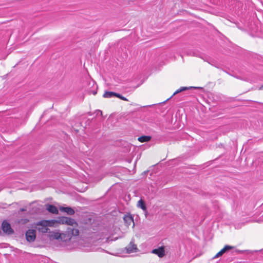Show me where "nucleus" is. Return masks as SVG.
Here are the masks:
<instances>
[{"instance_id":"nucleus-8","label":"nucleus","mask_w":263,"mask_h":263,"mask_svg":"<svg viewBox=\"0 0 263 263\" xmlns=\"http://www.w3.org/2000/svg\"><path fill=\"white\" fill-rule=\"evenodd\" d=\"M46 210L50 213H52V214H58V210L57 209V208L53 205H51V204H46Z\"/></svg>"},{"instance_id":"nucleus-5","label":"nucleus","mask_w":263,"mask_h":263,"mask_svg":"<svg viewBox=\"0 0 263 263\" xmlns=\"http://www.w3.org/2000/svg\"><path fill=\"white\" fill-rule=\"evenodd\" d=\"M234 248V247L229 245L225 246L223 249H222L213 257V259H214L219 257L220 256H222L224 253H225L227 251L231 250Z\"/></svg>"},{"instance_id":"nucleus-2","label":"nucleus","mask_w":263,"mask_h":263,"mask_svg":"<svg viewBox=\"0 0 263 263\" xmlns=\"http://www.w3.org/2000/svg\"><path fill=\"white\" fill-rule=\"evenodd\" d=\"M2 229L3 232L8 234H12L14 233L13 229L9 222L5 220L2 222Z\"/></svg>"},{"instance_id":"nucleus-22","label":"nucleus","mask_w":263,"mask_h":263,"mask_svg":"<svg viewBox=\"0 0 263 263\" xmlns=\"http://www.w3.org/2000/svg\"><path fill=\"white\" fill-rule=\"evenodd\" d=\"M236 252H241V251H239V250H236Z\"/></svg>"},{"instance_id":"nucleus-11","label":"nucleus","mask_w":263,"mask_h":263,"mask_svg":"<svg viewBox=\"0 0 263 263\" xmlns=\"http://www.w3.org/2000/svg\"><path fill=\"white\" fill-rule=\"evenodd\" d=\"M61 236V234L58 232H52L49 235L50 239H59Z\"/></svg>"},{"instance_id":"nucleus-20","label":"nucleus","mask_w":263,"mask_h":263,"mask_svg":"<svg viewBox=\"0 0 263 263\" xmlns=\"http://www.w3.org/2000/svg\"><path fill=\"white\" fill-rule=\"evenodd\" d=\"M21 211L23 212V211H25V210L24 209H21Z\"/></svg>"},{"instance_id":"nucleus-18","label":"nucleus","mask_w":263,"mask_h":263,"mask_svg":"<svg viewBox=\"0 0 263 263\" xmlns=\"http://www.w3.org/2000/svg\"><path fill=\"white\" fill-rule=\"evenodd\" d=\"M98 112H100V115H101L102 114V111H101V110H98Z\"/></svg>"},{"instance_id":"nucleus-10","label":"nucleus","mask_w":263,"mask_h":263,"mask_svg":"<svg viewBox=\"0 0 263 263\" xmlns=\"http://www.w3.org/2000/svg\"><path fill=\"white\" fill-rule=\"evenodd\" d=\"M123 219L127 226L130 225L132 223H134L133 218L130 215H125L123 217Z\"/></svg>"},{"instance_id":"nucleus-1","label":"nucleus","mask_w":263,"mask_h":263,"mask_svg":"<svg viewBox=\"0 0 263 263\" xmlns=\"http://www.w3.org/2000/svg\"><path fill=\"white\" fill-rule=\"evenodd\" d=\"M57 221L54 220H43L38 221L36 223V229L39 232L45 233L50 232L48 227H52Z\"/></svg>"},{"instance_id":"nucleus-15","label":"nucleus","mask_w":263,"mask_h":263,"mask_svg":"<svg viewBox=\"0 0 263 263\" xmlns=\"http://www.w3.org/2000/svg\"><path fill=\"white\" fill-rule=\"evenodd\" d=\"M193 88V87H180L179 89H178V90H177L174 93L173 95L172 96V97L171 98H172L173 96H175V95L179 93V92H181L183 91H184V90H188V89H191Z\"/></svg>"},{"instance_id":"nucleus-16","label":"nucleus","mask_w":263,"mask_h":263,"mask_svg":"<svg viewBox=\"0 0 263 263\" xmlns=\"http://www.w3.org/2000/svg\"><path fill=\"white\" fill-rule=\"evenodd\" d=\"M116 97L120 98V99L124 100V101H128L126 98L122 96L121 95H120L119 93H118L117 95H116Z\"/></svg>"},{"instance_id":"nucleus-9","label":"nucleus","mask_w":263,"mask_h":263,"mask_svg":"<svg viewBox=\"0 0 263 263\" xmlns=\"http://www.w3.org/2000/svg\"><path fill=\"white\" fill-rule=\"evenodd\" d=\"M152 252L157 254L159 257H162L164 255V249L163 248L161 247L158 249H154Z\"/></svg>"},{"instance_id":"nucleus-7","label":"nucleus","mask_w":263,"mask_h":263,"mask_svg":"<svg viewBox=\"0 0 263 263\" xmlns=\"http://www.w3.org/2000/svg\"><path fill=\"white\" fill-rule=\"evenodd\" d=\"M60 210L62 212H66L67 214L69 215H72L75 213L74 210L70 207L61 206L60 208Z\"/></svg>"},{"instance_id":"nucleus-3","label":"nucleus","mask_w":263,"mask_h":263,"mask_svg":"<svg viewBox=\"0 0 263 263\" xmlns=\"http://www.w3.org/2000/svg\"><path fill=\"white\" fill-rule=\"evenodd\" d=\"M26 238L28 241L33 242L36 238V231L34 230L29 229L26 232Z\"/></svg>"},{"instance_id":"nucleus-6","label":"nucleus","mask_w":263,"mask_h":263,"mask_svg":"<svg viewBox=\"0 0 263 263\" xmlns=\"http://www.w3.org/2000/svg\"><path fill=\"white\" fill-rule=\"evenodd\" d=\"M125 249L127 251V252L128 253L136 252V250H137L136 245L132 242H130L129 244L125 248Z\"/></svg>"},{"instance_id":"nucleus-21","label":"nucleus","mask_w":263,"mask_h":263,"mask_svg":"<svg viewBox=\"0 0 263 263\" xmlns=\"http://www.w3.org/2000/svg\"><path fill=\"white\" fill-rule=\"evenodd\" d=\"M96 93H97V92H96V91H93V95H96Z\"/></svg>"},{"instance_id":"nucleus-14","label":"nucleus","mask_w":263,"mask_h":263,"mask_svg":"<svg viewBox=\"0 0 263 263\" xmlns=\"http://www.w3.org/2000/svg\"><path fill=\"white\" fill-rule=\"evenodd\" d=\"M151 139V137L149 136H143L138 138V140L140 142H148Z\"/></svg>"},{"instance_id":"nucleus-17","label":"nucleus","mask_w":263,"mask_h":263,"mask_svg":"<svg viewBox=\"0 0 263 263\" xmlns=\"http://www.w3.org/2000/svg\"><path fill=\"white\" fill-rule=\"evenodd\" d=\"M72 234L74 235H77L79 234V231L77 229H74L73 230Z\"/></svg>"},{"instance_id":"nucleus-13","label":"nucleus","mask_w":263,"mask_h":263,"mask_svg":"<svg viewBox=\"0 0 263 263\" xmlns=\"http://www.w3.org/2000/svg\"><path fill=\"white\" fill-rule=\"evenodd\" d=\"M137 206L138 208H141V209H142L143 211H146V205H145V202L142 199H140L138 201V203H137Z\"/></svg>"},{"instance_id":"nucleus-12","label":"nucleus","mask_w":263,"mask_h":263,"mask_svg":"<svg viewBox=\"0 0 263 263\" xmlns=\"http://www.w3.org/2000/svg\"><path fill=\"white\" fill-rule=\"evenodd\" d=\"M118 93L114 92L112 91H105L103 94V97L106 98H110L114 97H116Z\"/></svg>"},{"instance_id":"nucleus-4","label":"nucleus","mask_w":263,"mask_h":263,"mask_svg":"<svg viewBox=\"0 0 263 263\" xmlns=\"http://www.w3.org/2000/svg\"><path fill=\"white\" fill-rule=\"evenodd\" d=\"M60 221L63 224H66L69 226H73L77 224V222L74 219L67 217H63L60 219Z\"/></svg>"},{"instance_id":"nucleus-19","label":"nucleus","mask_w":263,"mask_h":263,"mask_svg":"<svg viewBox=\"0 0 263 263\" xmlns=\"http://www.w3.org/2000/svg\"><path fill=\"white\" fill-rule=\"evenodd\" d=\"M259 89H263V85L260 86Z\"/></svg>"}]
</instances>
